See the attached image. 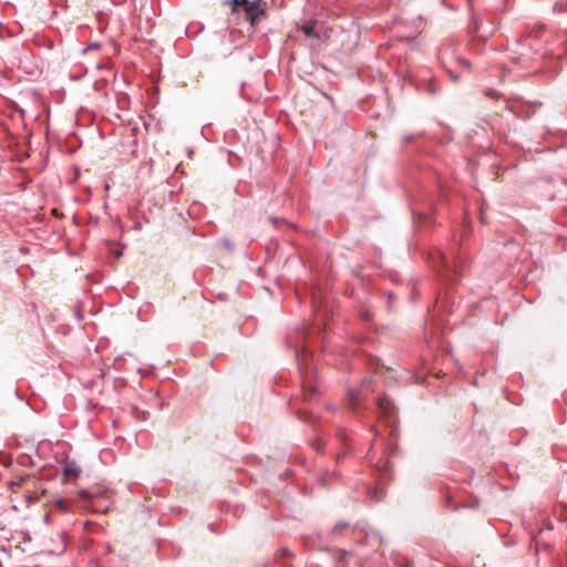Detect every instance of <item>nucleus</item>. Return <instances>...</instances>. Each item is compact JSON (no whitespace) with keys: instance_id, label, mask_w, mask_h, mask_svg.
<instances>
[{"instance_id":"nucleus-6","label":"nucleus","mask_w":567,"mask_h":567,"mask_svg":"<svg viewBox=\"0 0 567 567\" xmlns=\"http://www.w3.org/2000/svg\"><path fill=\"white\" fill-rule=\"evenodd\" d=\"M349 400H350V404H351L352 409H357V406L359 405V398H358V395L354 394V393H350Z\"/></svg>"},{"instance_id":"nucleus-3","label":"nucleus","mask_w":567,"mask_h":567,"mask_svg":"<svg viewBox=\"0 0 567 567\" xmlns=\"http://www.w3.org/2000/svg\"><path fill=\"white\" fill-rule=\"evenodd\" d=\"M63 474L66 477H78L81 474V467L74 461H68L63 467Z\"/></svg>"},{"instance_id":"nucleus-5","label":"nucleus","mask_w":567,"mask_h":567,"mask_svg":"<svg viewBox=\"0 0 567 567\" xmlns=\"http://www.w3.org/2000/svg\"><path fill=\"white\" fill-rule=\"evenodd\" d=\"M249 2L250 1H248V0H229L227 3L233 6V12H235L238 6H244V9H245L247 3H249Z\"/></svg>"},{"instance_id":"nucleus-7","label":"nucleus","mask_w":567,"mask_h":567,"mask_svg":"<svg viewBox=\"0 0 567 567\" xmlns=\"http://www.w3.org/2000/svg\"><path fill=\"white\" fill-rule=\"evenodd\" d=\"M55 506H56L58 508L62 509V511H66V508H68L66 503H65L64 501H62V499L58 501V502L55 503Z\"/></svg>"},{"instance_id":"nucleus-8","label":"nucleus","mask_w":567,"mask_h":567,"mask_svg":"<svg viewBox=\"0 0 567 567\" xmlns=\"http://www.w3.org/2000/svg\"><path fill=\"white\" fill-rule=\"evenodd\" d=\"M348 527V524H344V523H338L334 528H333V532H338V530H341V529H344Z\"/></svg>"},{"instance_id":"nucleus-1","label":"nucleus","mask_w":567,"mask_h":567,"mask_svg":"<svg viewBox=\"0 0 567 567\" xmlns=\"http://www.w3.org/2000/svg\"><path fill=\"white\" fill-rule=\"evenodd\" d=\"M266 11V2L264 0H255L247 3L245 8L246 19L251 25H255L257 19Z\"/></svg>"},{"instance_id":"nucleus-2","label":"nucleus","mask_w":567,"mask_h":567,"mask_svg":"<svg viewBox=\"0 0 567 567\" xmlns=\"http://www.w3.org/2000/svg\"><path fill=\"white\" fill-rule=\"evenodd\" d=\"M377 405L383 417L388 419L389 421L394 420L396 416V408L388 398H380L377 402Z\"/></svg>"},{"instance_id":"nucleus-10","label":"nucleus","mask_w":567,"mask_h":567,"mask_svg":"<svg viewBox=\"0 0 567 567\" xmlns=\"http://www.w3.org/2000/svg\"><path fill=\"white\" fill-rule=\"evenodd\" d=\"M80 496H81L82 498H84V499H87V498L90 497L89 493H87V492H85V491L81 492V493H80Z\"/></svg>"},{"instance_id":"nucleus-4","label":"nucleus","mask_w":567,"mask_h":567,"mask_svg":"<svg viewBox=\"0 0 567 567\" xmlns=\"http://www.w3.org/2000/svg\"><path fill=\"white\" fill-rule=\"evenodd\" d=\"M315 23H308V24H303L301 27V30L302 32L308 37H313V38H319V34L317 31H315V28H313Z\"/></svg>"},{"instance_id":"nucleus-12","label":"nucleus","mask_w":567,"mask_h":567,"mask_svg":"<svg viewBox=\"0 0 567 567\" xmlns=\"http://www.w3.org/2000/svg\"><path fill=\"white\" fill-rule=\"evenodd\" d=\"M440 258H441L442 262L445 265L444 256H442V255L440 254Z\"/></svg>"},{"instance_id":"nucleus-9","label":"nucleus","mask_w":567,"mask_h":567,"mask_svg":"<svg viewBox=\"0 0 567 567\" xmlns=\"http://www.w3.org/2000/svg\"><path fill=\"white\" fill-rule=\"evenodd\" d=\"M361 317L364 320H370L371 319V315L369 313V311L361 312Z\"/></svg>"},{"instance_id":"nucleus-11","label":"nucleus","mask_w":567,"mask_h":567,"mask_svg":"<svg viewBox=\"0 0 567 567\" xmlns=\"http://www.w3.org/2000/svg\"><path fill=\"white\" fill-rule=\"evenodd\" d=\"M315 393V389H309V399L311 398V395Z\"/></svg>"}]
</instances>
